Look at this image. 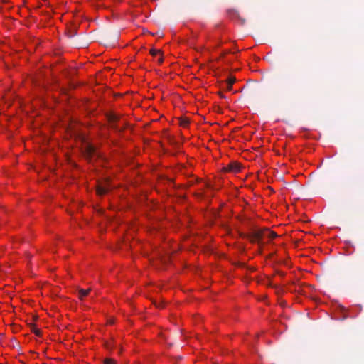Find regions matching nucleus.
<instances>
[{
	"label": "nucleus",
	"instance_id": "obj_6",
	"mask_svg": "<svg viewBox=\"0 0 364 364\" xmlns=\"http://www.w3.org/2000/svg\"><path fill=\"white\" fill-rule=\"evenodd\" d=\"M266 232H267L266 237L270 238L271 240L277 237V234L276 232H274V231L270 230L269 229L267 228Z\"/></svg>",
	"mask_w": 364,
	"mask_h": 364
},
{
	"label": "nucleus",
	"instance_id": "obj_11",
	"mask_svg": "<svg viewBox=\"0 0 364 364\" xmlns=\"http://www.w3.org/2000/svg\"><path fill=\"white\" fill-rule=\"evenodd\" d=\"M235 82V79L234 77H230L228 80V83L230 85H233Z\"/></svg>",
	"mask_w": 364,
	"mask_h": 364
},
{
	"label": "nucleus",
	"instance_id": "obj_2",
	"mask_svg": "<svg viewBox=\"0 0 364 364\" xmlns=\"http://www.w3.org/2000/svg\"><path fill=\"white\" fill-rule=\"evenodd\" d=\"M107 118L112 128L117 132H121L123 127L117 124V122L120 120V115L114 113L107 114Z\"/></svg>",
	"mask_w": 364,
	"mask_h": 364
},
{
	"label": "nucleus",
	"instance_id": "obj_4",
	"mask_svg": "<svg viewBox=\"0 0 364 364\" xmlns=\"http://www.w3.org/2000/svg\"><path fill=\"white\" fill-rule=\"evenodd\" d=\"M226 170L228 171H230V172H233V173L239 172L240 170V166L239 164L234 162V163L228 164V167L226 168Z\"/></svg>",
	"mask_w": 364,
	"mask_h": 364
},
{
	"label": "nucleus",
	"instance_id": "obj_1",
	"mask_svg": "<svg viewBox=\"0 0 364 364\" xmlns=\"http://www.w3.org/2000/svg\"><path fill=\"white\" fill-rule=\"evenodd\" d=\"M266 229L254 230L251 233L246 235L245 237L250 240L251 242L260 243L262 240L266 237Z\"/></svg>",
	"mask_w": 364,
	"mask_h": 364
},
{
	"label": "nucleus",
	"instance_id": "obj_7",
	"mask_svg": "<svg viewBox=\"0 0 364 364\" xmlns=\"http://www.w3.org/2000/svg\"><path fill=\"white\" fill-rule=\"evenodd\" d=\"M31 331L33 333H34L35 335L40 337L41 335V331L36 328V326L33 324L31 325Z\"/></svg>",
	"mask_w": 364,
	"mask_h": 364
},
{
	"label": "nucleus",
	"instance_id": "obj_10",
	"mask_svg": "<svg viewBox=\"0 0 364 364\" xmlns=\"http://www.w3.org/2000/svg\"><path fill=\"white\" fill-rule=\"evenodd\" d=\"M87 151H88V154L91 156L92 154H95V150L94 147H92L91 146H88Z\"/></svg>",
	"mask_w": 364,
	"mask_h": 364
},
{
	"label": "nucleus",
	"instance_id": "obj_12",
	"mask_svg": "<svg viewBox=\"0 0 364 364\" xmlns=\"http://www.w3.org/2000/svg\"><path fill=\"white\" fill-rule=\"evenodd\" d=\"M232 85H230V84L228 83L227 84V89H228V90H229V91L231 90L232 89Z\"/></svg>",
	"mask_w": 364,
	"mask_h": 364
},
{
	"label": "nucleus",
	"instance_id": "obj_9",
	"mask_svg": "<svg viewBox=\"0 0 364 364\" xmlns=\"http://www.w3.org/2000/svg\"><path fill=\"white\" fill-rule=\"evenodd\" d=\"M104 364H115V360L114 359L107 358L104 360Z\"/></svg>",
	"mask_w": 364,
	"mask_h": 364
},
{
	"label": "nucleus",
	"instance_id": "obj_8",
	"mask_svg": "<svg viewBox=\"0 0 364 364\" xmlns=\"http://www.w3.org/2000/svg\"><path fill=\"white\" fill-rule=\"evenodd\" d=\"M160 53H161L160 50H156L154 48H152V49H151V50H149V53L151 55H152L153 56L157 55Z\"/></svg>",
	"mask_w": 364,
	"mask_h": 364
},
{
	"label": "nucleus",
	"instance_id": "obj_13",
	"mask_svg": "<svg viewBox=\"0 0 364 364\" xmlns=\"http://www.w3.org/2000/svg\"><path fill=\"white\" fill-rule=\"evenodd\" d=\"M188 124V120H184L183 122H181V124L183 125V126H185L186 124Z\"/></svg>",
	"mask_w": 364,
	"mask_h": 364
},
{
	"label": "nucleus",
	"instance_id": "obj_14",
	"mask_svg": "<svg viewBox=\"0 0 364 364\" xmlns=\"http://www.w3.org/2000/svg\"><path fill=\"white\" fill-rule=\"evenodd\" d=\"M158 61H159V63H162L163 61H164L163 57H159V58L158 59Z\"/></svg>",
	"mask_w": 364,
	"mask_h": 364
},
{
	"label": "nucleus",
	"instance_id": "obj_3",
	"mask_svg": "<svg viewBox=\"0 0 364 364\" xmlns=\"http://www.w3.org/2000/svg\"><path fill=\"white\" fill-rule=\"evenodd\" d=\"M110 189L109 184L107 182H105L102 184L98 185L97 187V193L102 196L108 193Z\"/></svg>",
	"mask_w": 364,
	"mask_h": 364
},
{
	"label": "nucleus",
	"instance_id": "obj_5",
	"mask_svg": "<svg viewBox=\"0 0 364 364\" xmlns=\"http://www.w3.org/2000/svg\"><path fill=\"white\" fill-rule=\"evenodd\" d=\"M90 291V289H86V290H85L83 289H80L78 290V298L80 299H83L84 297H85L88 295Z\"/></svg>",
	"mask_w": 364,
	"mask_h": 364
}]
</instances>
